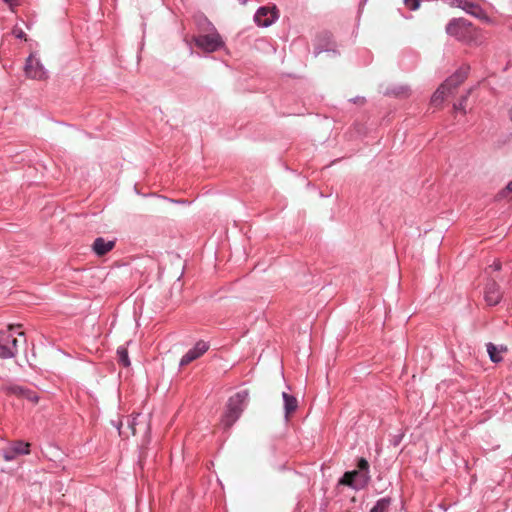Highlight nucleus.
Wrapping results in <instances>:
<instances>
[{
    "label": "nucleus",
    "instance_id": "nucleus-1",
    "mask_svg": "<svg viewBox=\"0 0 512 512\" xmlns=\"http://www.w3.org/2000/svg\"><path fill=\"white\" fill-rule=\"evenodd\" d=\"M249 392L247 389L240 390L232 395L226 405V410L222 416L221 423L225 429H230L240 418L245 407L248 404Z\"/></svg>",
    "mask_w": 512,
    "mask_h": 512
},
{
    "label": "nucleus",
    "instance_id": "nucleus-2",
    "mask_svg": "<svg viewBox=\"0 0 512 512\" xmlns=\"http://www.w3.org/2000/svg\"><path fill=\"white\" fill-rule=\"evenodd\" d=\"M370 479V465L365 458L361 457L358 459L356 469L345 472L339 480V484L359 491L368 485Z\"/></svg>",
    "mask_w": 512,
    "mask_h": 512
},
{
    "label": "nucleus",
    "instance_id": "nucleus-3",
    "mask_svg": "<svg viewBox=\"0 0 512 512\" xmlns=\"http://www.w3.org/2000/svg\"><path fill=\"white\" fill-rule=\"evenodd\" d=\"M195 45L206 53H213L224 47L225 43L217 32L212 30L208 33H202L193 37Z\"/></svg>",
    "mask_w": 512,
    "mask_h": 512
},
{
    "label": "nucleus",
    "instance_id": "nucleus-4",
    "mask_svg": "<svg viewBox=\"0 0 512 512\" xmlns=\"http://www.w3.org/2000/svg\"><path fill=\"white\" fill-rule=\"evenodd\" d=\"M446 33L459 41H468L472 33V25L464 18H453L446 25Z\"/></svg>",
    "mask_w": 512,
    "mask_h": 512
},
{
    "label": "nucleus",
    "instance_id": "nucleus-5",
    "mask_svg": "<svg viewBox=\"0 0 512 512\" xmlns=\"http://www.w3.org/2000/svg\"><path fill=\"white\" fill-rule=\"evenodd\" d=\"M12 326H9L7 331H0V358L10 359L17 354V343L18 340L14 337L11 330Z\"/></svg>",
    "mask_w": 512,
    "mask_h": 512
},
{
    "label": "nucleus",
    "instance_id": "nucleus-6",
    "mask_svg": "<svg viewBox=\"0 0 512 512\" xmlns=\"http://www.w3.org/2000/svg\"><path fill=\"white\" fill-rule=\"evenodd\" d=\"M323 52L332 53L333 56L338 55L332 34L328 31L320 32L315 39L313 56L317 57Z\"/></svg>",
    "mask_w": 512,
    "mask_h": 512
},
{
    "label": "nucleus",
    "instance_id": "nucleus-7",
    "mask_svg": "<svg viewBox=\"0 0 512 512\" xmlns=\"http://www.w3.org/2000/svg\"><path fill=\"white\" fill-rule=\"evenodd\" d=\"M25 74L27 77L37 80H44L48 78V71L39 58H36L34 54H30L25 62L24 66Z\"/></svg>",
    "mask_w": 512,
    "mask_h": 512
},
{
    "label": "nucleus",
    "instance_id": "nucleus-8",
    "mask_svg": "<svg viewBox=\"0 0 512 512\" xmlns=\"http://www.w3.org/2000/svg\"><path fill=\"white\" fill-rule=\"evenodd\" d=\"M279 18V12L276 6L272 8L261 6L254 15V21L259 27L267 28L276 22Z\"/></svg>",
    "mask_w": 512,
    "mask_h": 512
},
{
    "label": "nucleus",
    "instance_id": "nucleus-9",
    "mask_svg": "<svg viewBox=\"0 0 512 512\" xmlns=\"http://www.w3.org/2000/svg\"><path fill=\"white\" fill-rule=\"evenodd\" d=\"M209 349V344L203 340L198 341L180 359L179 365L185 366L202 356Z\"/></svg>",
    "mask_w": 512,
    "mask_h": 512
},
{
    "label": "nucleus",
    "instance_id": "nucleus-10",
    "mask_svg": "<svg viewBox=\"0 0 512 512\" xmlns=\"http://www.w3.org/2000/svg\"><path fill=\"white\" fill-rule=\"evenodd\" d=\"M30 445L23 441H16L11 446L3 450V458L5 461H12L19 455L29 454Z\"/></svg>",
    "mask_w": 512,
    "mask_h": 512
},
{
    "label": "nucleus",
    "instance_id": "nucleus-11",
    "mask_svg": "<svg viewBox=\"0 0 512 512\" xmlns=\"http://www.w3.org/2000/svg\"><path fill=\"white\" fill-rule=\"evenodd\" d=\"M484 298L489 306H495L500 303L502 295L500 286L495 281H490L485 287Z\"/></svg>",
    "mask_w": 512,
    "mask_h": 512
},
{
    "label": "nucleus",
    "instance_id": "nucleus-12",
    "mask_svg": "<svg viewBox=\"0 0 512 512\" xmlns=\"http://www.w3.org/2000/svg\"><path fill=\"white\" fill-rule=\"evenodd\" d=\"M451 5L463 9L476 18H482L484 16L483 9L478 4L468 0H451Z\"/></svg>",
    "mask_w": 512,
    "mask_h": 512
},
{
    "label": "nucleus",
    "instance_id": "nucleus-13",
    "mask_svg": "<svg viewBox=\"0 0 512 512\" xmlns=\"http://www.w3.org/2000/svg\"><path fill=\"white\" fill-rule=\"evenodd\" d=\"M9 391L16 396L31 401L32 403H36L39 400V396L35 391H32L24 386L12 385L9 387Z\"/></svg>",
    "mask_w": 512,
    "mask_h": 512
},
{
    "label": "nucleus",
    "instance_id": "nucleus-14",
    "mask_svg": "<svg viewBox=\"0 0 512 512\" xmlns=\"http://www.w3.org/2000/svg\"><path fill=\"white\" fill-rule=\"evenodd\" d=\"M114 246V241L106 240L103 237H98L94 240L92 249L96 255L103 256L112 250Z\"/></svg>",
    "mask_w": 512,
    "mask_h": 512
},
{
    "label": "nucleus",
    "instance_id": "nucleus-15",
    "mask_svg": "<svg viewBox=\"0 0 512 512\" xmlns=\"http://www.w3.org/2000/svg\"><path fill=\"white\" fill-rule=\"evenodd\" d=\"M468 67L457 70L453 75L447 78L444 82L448 87L453 90L458 87L467 77Z\"/></svg>",
    "mask_w": 512,
    "mask_h": 512
},
{
    "label": "nucleus",
    "instance_id": "nucleus-16",
    "mask_svg": "<svg viewBox=\"0 0 512 512\" xmlns=\"http://www.w3.org/2000/svg\"><path fill=\"white\" fill-rule=\"evenodd\" d=\"M468 67L457 70L453 75L447 78L444 82L448 87L453 90L458 87L467 77Z\"/></svg>",
    "mask_w": 512,
    "mask_h": 512
},
{
    "label": "nucleus",
    "instance_id": "nucleus-17",
    "mask_svg": "<svg viewBox=\"0 0 512 512\" xmlns=\"http://www.w3.org/2000/svg\"><path fill=\"white\" fill-rule=\"evenodd\" d=\"M487 353L490 360L493 363H499L502 361V353L507 351V348L503 345H495L491 342L486 344Z\"/></svg>",
    "mask_w": 512,
    "mask_h": 512
},
{
    "label": "nucleus",
    "instance_id": "nucleus-18",
    "mask_svg": "<svg viewBox=\"0 0 512 512\" xmlns=\"http://www.w3.org/2000/svg\"><path fill=\"white\" fill-rule=\"evenodd\" d=\"M282 398L284 402L285 417L288 418L291 413L296 411L298 407V401L295 396L287 392L282 393Z\"/></svg>",
    "mask_w": 512,
    "mask_h": 512
},
{
    "label": "nucleus",
    "instance_id": "nucleus-19",
    "mask_svg": "<svg viewBox=\"0 0 512 512\" xmlns=\"http://www.w3.org/2000/svg\"><path fill=\"white\" fill-rule=\"evenodd\" d=\"M451 89L446 85V83H442L437 90L433 93L431 97V103L435 106L441 104L448 93H451Z\"/></svg>",
    "mask_w": 512,
    "mask_h": 512
},
{
    "label": "nucleus",
    "instance_id": "nucleus-20",
    "mask_svg": "<svg viewBox=\"0 0 512 512\" xmlns=\"http://www.w3.org/2000/svg\"><path fill=\"white\" fill-rule=\"evenodd\" d=\"M195 23L197 25L198 30L201 33H208V32H211L212 30H216L215 26L203 14H199V15L195 16Z\"/></svg>",
    "mask_w": 512,
    "mask_h": 512
},
{
    "label": "nucleus",
    "instance_id": "nucleus-21",
    "mask_svg": "<svg viewBox=\"0 0 512 512\" xmlns=\"http://www.w3.org/2000/svg\"><path fill=\"white\" fill-rule=\"evenodd\" d=\"M390 504L391 499L389 497L381 498L376 501L370 512H388Z\"/></svg>",
    "mask_w": 512,
    "mask_h": 512
},
{
    "label": "nucleus",
    "instance_id": "nucleus-22",
    "mask_svg": "<svg viewBox=\"0 0 512 512\" xmlns=\"http://www.w3.org/2000/svg\"><path fill=\"white\" fill-rule=\"evenodd\" d=\"M117 356H118V362L124 366L129 367L131 362L128 355V350L125 346H119L117 348Z\"/></svg>",
    "mask_w": 512,
    "mask_h": 512
},
{
    "label": "nucleus",
    "instance_id": "nucleus-23",
    "mask_svg": "<svg viewBox=\"0 0 512 512\" xmlns=\"http://www.w3.org/2000/svg\"><path fill=\"white\" fill-rule=\"evenodd\" d=\"M409 88L407 86H395L393 88L387 89L385 95H393L395 97H401L408 94Z\"/></svg>",
    "mask_w": 512,
    "mask_h": 512
},
{
    "label": "nucleus",
    "instance_id": "nucleus-24",
    "mask_svg": "<svg viewBox=\"0 0 512 512\" xmlns=\"http://www.w3.org/2000/svg\"><path fill=\"white\" fill-rule=\"evenodd\" d=\"M404 432L402 431H399L397 432L396 434H391L390 435V444L394 447H397L400 445V443L402 442L403 438H404Z\"/></svg>",
    "mask_w": 512,
    "mask_h": 512
},
{
    "label": "nucleus",
    "instance_id": "nucleus-25",
    "mask_svg": "<svg viewBox=\"0 0 512 512\" xmlns=\"http://www.w3.org/2000/svg\"><path fill=\"white\" fill-rule=\"evenodd\" d=\"M468 96H469V92H467L465 95H463L460 100L454 104V110L456 111H462L463 113H465V105H466V101L468 99Z\"/></svg>",
    "mask_w": 512,
    "mask_h": 512
},
{
    "label": "nucleus",
    "instance_id": "nucleus-26",
    "mask_svg": "<svg viewBox=\"0 0 512 512\" xmlns=\"http://www.w3.org/2000/svg\"><path fill=\"white\" fill-rule=\"evenodd\" d=\"M404 4L412 11L420 7V0H404Z\"/></svg>",
    "mask_w": 512,
    "mask_h": 512
},
{
    "label": "nucleus",
    "instance_id": "nucleus-27",
    "mask_svg": "<svg viewBox=\"0 0 512 512\" xmlns=\"http://www.w3.org/2000/svg\"><path fill=\"white\" fill-rule=\"evenodd\" d=\"M143 196H154V197L161 198V199H163V200H165V201H169V202H173V203H177V204H181V203H183V202H184V201H181V200H174V199H170V198H168V197H166V196L156 195V194H154V193H152V194H144Z\"/></svg>",
    "mask_w": 512,
    "mask_h": 512
},
{
    "label": "nucleus",
    "instance_id": "nucleus-28",
    "mask_svg": "<svg viewBox=\"0 0 512 512\" xmlns=\"http://www.w3.org/2000/svg\"><path fill=\"white\" fill-rule=\"evenodd\" d=\"M13 34L16 38L18 39H25L26 38V34L24 33V31L20 28H14L13 29Z\"/></svg>",
    "mask_w": 512,
    "mask_h": 512
},
{
    "label": "nucleus",
    "instance_id": "nucleus-29",
    "mask_svg": "<svg viewBox=\"0 0 512 512\" xmlns=\"http://www.w3.org/2000/svg\"><path fill=\"white\" fill-rule=\"evenodd\" d=\"M111 424L118 430L119 435H121L122 422L113 420L111 421Z\"/></svg>",
    "mask_w": 512,
    "mask_h": 512
},
{
    "label": "nucleus",
    "instance_id": "nucleus-30",
    "mask_svg": "<svg viewBox=\"0 0 512 512\" xmlns=\"http://www.w3.org/2000/svg\"><path fill=\"white\" fill-rule=\"evenodd\" d=\"M135 425H136V420H135V418H134V419H132V420H130V421L128 422V426H129V428L132 430V434H133V435H135V433H136Z\"/></svg>",
    "mask_w": 512,
    "mask_h": 512
},
{
    "label": "nucleus",
    "instance_id": "nucleus-31",
    "mask_svg": "<svg viewBox=\"0 0 512 512\" xmlns=\"http://www.w3.org/2000/svg\"><path fill=\"white\" fill-rule=\"evenodd\" d=\"M490 267L494 271H499L501 269V263L499 261H495Z\"/></svg>",
    "mask_w": 512,
    "mask_h": 512
},
{
    "label": "nucleus",
    "instance_id": "nucleus-32",
    "mask_svg": "<svg viewBox=\"0 0 512 512\" xmlns=\"http://www.w3.org/2000/svg\"><path fill=\"white\" fill-rule=\"evenodd\" d=\"M364 100H365V99H364L363 97H359V96H357V97H355V98L350 99V101H351V102H353V103H359V102H361V103H362V102H364Z\"/></svg>",
    "mask_w": 512,
    "mask_h": 512
},
{
    "label": "nucleus",
    "instance_id": "nucleus-33",
    "mask_svg": "<svg viewBox=\"0 0 512 512\" xmlns=\"http://www.w3.org/2000/svg\"><path fill=\"white\" fill-rule=\"evenodd\" d=\"M10 8L15 5V0H3Z\"/></svg>",
    "mask_w": 512,
    "mask_h": 512
},
{
    "label": "nucleus",
    "instance_id": "nucleus-34",
    "mask_svg": "<svg viewBox=\"0 0 512 512\" xmlns=\"http://www.w3.org/2000/svg\"><path fill=\"white\" fill-rule=\"evenodd\" d=\"M506 190L512 192V182H509L506 186Z\"/></svg>",
    "mask_w": 512,
    "mask_h": 512
},
{
    "label": "nucleus",
    "instance_id": "nucleus-35",
    "mask_svg": "<svg viewBox=\"0 0 512 512\" xmlns=\"http://www.w3.org/2000/svg\"><path fill=\"white\" fill-rule=\"evenodd\" d=\"M508 114H509V119H510V120H511V122H512V107L510 108V110H509V113H508Z\"/></svg>",
    "mask_w": 512,
    "mask_h": 512
},
{
    "label": "nucleus",
    "instance_id": "nucleus-36",
    "mask_svg": "<svg viewBox=\"0 0 512 512\" xmlns=\"http://www.w3.org/2000/svg\"><path fill=\"white\" fill-rule=\"evenodd\" d=\"M238 1H239V2H240V4H242V5H245V4L248 2V0H238Z\"/></svg>",
    "mask_w": 512,
    "mask_h": 512
},
{
    "label": "nucleus",
    "instance_id": "nucleus-37",
    "mask_svg": "<svg viewBox=\"0 0 512 512\" xmlns=\"http://www.w3.org/2000/svg\"><path fill=\"white\" fill-rule=\"evenodd\" d=\"M19 336H24V332H19Z\"/></svg>",
    "mask_w": 512,
    "mask_h": 512
}]
</instances>
